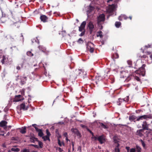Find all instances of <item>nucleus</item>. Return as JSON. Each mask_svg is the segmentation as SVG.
Segmentation results:
<instances>
[{
  "instance_id": "nucleus-20",
  "label": "nucleus",
  "mask_w": 152,
  "mask_h": 152,
  "mask_svg": "<svg viewBox=\"0 0 152 152\" xmlns=\"http://www.w3.org/2000/svg\"><path fill=\"white\" fill-rule=\"evenodd\" d=\"M11 151L14 152H19L20 151V149L18 148H16L15 146L11 148Z\"/></svg>"
},
{
  "instance_id": "nucleus-43",
  "label": "nucleus",
  "mask_w": 152,
  "mask_h": 152,
  "mask_svg": "<svg viewBox=\"0 0 152 152\" xmlns=\"http://www.w3.org/2000/svg\"><path fill=\"white\" fill-rule=\"evenodd\" d=\"M100 124L102 128L104 129H106L107 128L106 126L104 125L103 123H101Z\"/></svg>"
},
{
  "instance_id": "nucleus-25",
  "label": "nucleus",
  "mask_w": 152,
  "mask_h": 152,
  "mask_svg": "<svg viewBox=\"0 0 152 152\" xmlns=\"http://www.w3.org/2000/svg\"><path fill=\"white\" fill-rule=\"evenodd\" d=\"M38 48H39V49L40 50H41L42 52L44 50H45V49H46V48L45 47L42 45H39L38 46Z\"/></svg>"
},
{
  "instance_id": "nucleus-57",
  "label": "nucleus",
  "mask_w": 152,
  "mask_h": 152,
  "mask_svg": "<svg viewBox=\"0 0 152 152\" xmlns=\"http://www.w3.org/2000/svg\"><path fill=\"white\" fill-rule=\"evenodd\" d=\"M75 134L77 136H80V137L81 136V134H80V133L79 132V131L77 132Z\"/></svg>"
},
{
  "instance_id": "nucleus-33",
  "label": "nucleus",
  "mask_w": 152,
  "mask_h": 152,
  "mask_svg": "<svg viewBox=\"0 0 152 152\" xmlns=\"http://www.w3.org/2000/svg\"><path fill=\"white\" fill-rule=\"evenodd\" d=\"M77 42L79 44H81L83 43V40L81 38H79L77 41Z\"/></svg>"
},
{
  "instance_id": "nucleus-37",
  "label": "nucleus",
  "mask_w": 152,
  "mask_h": 152,
  "mask_svg": "<svg viewBox=\"0 0 152 152\" xmlns=\"http://www.w3.org/2000/svg\"><path fill=\"white\" fill-rule=\"evenodd\" d=\"M131 76H128L127 77V78L125 80V81L126 82H129L131 79Z\"/></svg>"
},
{
  "instance_id": "nucleus-41",
  "label": "nucleus",
  "mask_w": 152,
  "mask_h": 152,
  "mask_svg": "<svg viewBox=\"0 0 152 152\" xmlns=\"http://www.w3.org/2000/svg\"><path fill=\"white\" fill-rule=\"evenodd\" d=\"M46 133L47 134V136H48L49 137H50V132H49L48 129H47L46 130Z\"/></svg>"
},
{
  "instance_id": "nucleus-53",
  "label": "nucleus",
  "mask_w": 152,
  "mask_h": 152,
  "mask_svg": "<svg viewBox=\"0 0 152 152\" xmlns=\"http://www.w3.org/2000/svg\"><path fill=\"white\" fill-rule=\"evenodd\" d=\"M118 19L120 20V21H121L123 20V18H122V15H121L120 16H119L118 17Z\"/></svg>"
},
{
  "instance_id": "nucleus-21",
  "label": "nucleus",
  "mask_w": 152,
  "mask_h": 152,
  "mask_svg": "<svg viewBox=\"0 0 152 152\" xmlns=\"http://www.w3.org/2000/svg\"><path fill=\"white\" fill-rule=\"evenodd\" d=\"M102 32L101 31H99L97 32L96 36L97 37H99L100 38H102L103 36L102 34Z\"/></svg>"
},
{
  "instance_id": "nucleus-56",
  "label": "nucleus",
  "mask_w": 152,
  "mask_h": 152,
  "mask_svg": "<svg viewBox=\"0 0 152 152\" xmlns=\"http://www.w3.org/2000/svg\"><path fill=\"white\" fill-rule=\"evenodd\" d=\"M135 79L137 80L138 81H140V78L137 76H135Z\"/></svg>"
},
{
  "instance_id": "nucleus-18",
  "label": "nucleus",
  "mask_w": 152,
  "mask_h": 152,
  "mask_svg": "<svg viewBox=\"0 0 152 152\" xmlns=\"http://www.w3.org/2000/svg\"><path fill=\"white\" fill-rule=\"evenodd\" d=\"M7 122L5 121H2L0 122V126L3 127L6 126Z\"/></svg>"
},
{
  "instance_id": "nucleus-28",
  "label": "nucleus",
  "mask_w": 152,
  "mask_h": 152,
  "mask_svg": "<svg viewBox=\"0 0 152 152\" xmlns=\"http://www.w3.org/2000/svg\"><path fill=\"white\" fill-rule=\"evenodd\" d=\"M20 109L24 110L25 107V105L24 103H23L20 105Z\"/></svg>"
},
{
  "instance_id": "nucleus-14",
  "label": "nucleus",
  "mask_w": 152,
  "mask_h": 152,
  "mask_svg": "<svg viewBox=\"0 0 152 152\" xmlns=\"http://www.w3.org/2000/svg\"><path fill=\"white\" fill-rule=\"evenodd\" d=\"M40 19L41 21L45 23L47 22L48 18L45 15H41Z\"/></svg>"
},
{
  "instance_id": "nucleus-62",
  "label": "nucleus",
  "mask_w": 152,
  "mask_h": 152,
  "mask_svg": "<svg viewBox=\"0 0 152 152\" xmlns=\"http://www.w3.org/2000/svg\"><path fill=\"white\" fill-rule=\"evenodd\" d=\"M151 45H145V47H146V48H151Z\"/></svg>"
},
{
  "instance_id": "nucleus-58",
  "label": "nucleus",
  "mask_w": 152,
  "mask_h": 152,
  "mask_svg": "<svg viewBox=\"0 0 152 152\" xmlns=\"http://www.w3.org/2000/svg\"><path fill=\"white\" fill-rule=\"evenodd\" d=\"M31 146H34V147L37 148H38L39 146L37 145H33V144H31Z\"/></svg>"
},
{
  "instance_id": "nucleus-5",
  "label": "nucleus",
  "mask_w": 152,
  "mask_h": 152,
  "mask_svg": "<svg viewBox=\"0 0 152 152\" xmlns=\"http://www.w3.org/2000/svg\"><path fill=\"white\" fill-rule=\"evenodd\" d=\"M148 118H152V115L151 114H149L139 116L137 118L136 121H139L140 120H142L143 119H146Z\"/></svg>"
},
{
  "instance_id": "nucleus-13",
  "label": "nucleus",
  "mask_w": 152,
  "mask_h": 152,
  "mask_svg": "<svg viewBox=\"0 0 152 152\" xmlns=\"http://www.w3.org/2000/svg\"><path fill=\"white\" fill-rule=\"evenodd\" d=\"M5 38L7 39H9L11 41H13L15 37V36L11 34H8L4 36Z\"/></svg>"
},
{
  "instance_id": "nucleus-19",
  "label": "nucleus",
  "mask_w": 152,
  "mask_h": 152,
  "mask_svg": "<svg viewBox=\"0 0 152 152\" xmlns=\"http://www.w3.org/2000/svg\"><path fill=\"white\" fill-rule=\"evenodd\" d=\"M94 9V7L91 6H89L88 8V10H87V12L88 13H90Z\"/></svg>"
},
{
  "instance_id": "nucleus-63",
  "label": "nucleus",
  "mask_w": 152,
  "mask_h": 152,
  "mask_svg": "<svg viewBox=\"0 0 152 152\" xmlns=\"http://www.w3.org/2000/svg\"><path fill=\"white\" fill-rule=\"evenodd\" d=\"M126 148L127 150V152H129V149H130L129 147H126Z\"/></svg>"
},
{
  "instance_id": "nucleus-60",
  "label": "nucleus",
  "mask_w": 152,
  "mask_h": 152,
  "mask_svg": "<svg viewBox=\"0 0 152 152\" xmlns=\"http://www.w3.org/2000/svg\"><path fill=\"white\" fill-rule=\"evenodd\" d=\"M58 151L59 152H62L63 151V150L60 148H58Z\"/></svg>"
},
{
  "instance_id": "nucleus-15",
  "label": "nucleus",
  "mask_w": 152,
  "mask_h": 152,
  "mask_svg": "<svg viewBox=\"0 0 152 152\" xmlns=\"http://www.w3.org/2000/svg\"><path fill=\"white\" fill-rule=\"evenodd\" d=\"M119 57V56L118 54L116 53L112 54L111 55V58L114 61H115V59L118 58Z\"/></svg>"
},
{
  "instance_id": "nucleus-44",
  "label": "nucleus",
  "mask_w": 152,
  "mask_h": 152,
  "mask_svg": "<svg viewBox=\"0 0 152 152\" xmlns=\"http://www.w3.org/2000/svg\"><path fill=\"white\" fill-rule=\"evenodd\" d=\"M25 89H23L21 91V93L22 95H24V93H25Z\"/></svg>"
},
{
  "instance_id": "nucleus-47",
  "label": "nucleus",
  "mask_w": 152,
  "mask_h": 152,
  "mask_svg": "<svg viewBox=\"0 0 152 152\" xmlns=\"http://www.w3.org/2000/svg\"><path fill=\"white\" fill-rule=\"evenodd\" d=\"M140 141L142 146L143 147H145V143L142 140H141Z\"/></svg>"
},
{
  "instance_id": "nucleus-4",
  "label": "nucleus",
  "mask_w": 152,
  "mask_h": 152,
  "mask_svg": "<svg viewBox=\"0 0 152 152\" xmlns=\"http://www.w3.org/2000/svg\"><path fill=\"white\" fill-rule=\"evenodd\" d=\"M94 45L91 42H88L86 44L87 50L91 53H93L94 51Z\"/></svg>"
},
{
  "instance_id": "nucleus-3",
  "label": "nucleus",
  "mask_w": 152,
  "mask_h": 152,
  "mask_svg": "<svg viewBox=\"0 0 152 152\" xmlns=\"http://www.w3.org/2000/svg\"><path fill=\"white\" fill-rule=\"evenodd\" d=\"M145 64H143L142 66L139 69V70H136L135 71L136 73L144 76L145 75Z\"/></svg>"
},
{
  "instance_id": "nucleus-54",
  "label": "nucleus",
  "mask_w": 152,
  "mask_h": 152,
  "mask_svg": "<svg viewBox=\"0 0 152 152\" xmlns=\"http://www.w3.org/2000/svg\"><path fill=\"white\" fill-rule=\"evenodd\" d=\"M135 148H132L130 150V152H135Z\"/></svg>"
},
{
  "instance_id": "nucleus-29",
  "label": "nucleus",
  "mask_w": 152,
  "mask_h": 152,
  "mask_svg": "<svg viewBox=\"0 0 152 152\" xmlns=\"http://www.w3.org/2000/svg\"><path fill=\"white\" fill-rule=\"evenodd\" d=\"M26 128L24 127V128H23V129L21 130L20 132L22 134H25L26 132Z\"/></svg>"
},
{
  "instance_id": "nucleus-42",
  "label": "nucleus",
  "mask_w": 152,
  "mask_h": 152,
  "mask_svg": "<svg viewBox=\"0 0 152 152\" xmlns=\"http://www.w3.org/2000/svg\"><path fill=\"white\" fill-rule=\"evenodd\" d=\"M122 17L123 19L124 20H126L128 18L126 15H122Z\"/></svg>"
},
{
  "instance_id": "nucleus-52",
  "label": "nucleus",
  "mask_w": 152,
  "mask_h": 152,
  "mask_svg": "<svg viewBox=\"0 0 152 152\" xmlns=\"http://www.w3.org/2000/svg\"><path fill=\"white\" fill-rule=\"evenodd\" d=\"M103 24V23H100V25H98V26H99V27H100L99 28V29L100 30H102V29L103 28V26H102V24Z\"/></svg>"
},
{
  "instance_id": "nucleus-31",
  "label": "nucleus",
  "mask_w": 152,
  "mask_h": 152,
  "mask_svg": "<svg viewBox=\"0 0 152 152\" xmlns=\"http://www.w3.org/2000/svg\"><path fill=\"white\" fill-rule=\"evenodd\" d=\"M43 52L46 55H48L50 53V51L49 50H47L46 49H45V50H44Z\"/></svg>"
},
{
  "instance_id": "nucleus-50",
  "label": "nucleus",
  "mask_w": 152,
  "mask_h": 152,
  "mask_svg": "<svg viewBox=\"0 0 152 152\" xmlns=\"http://www.w3.org/2000/svg\"><path fill=\"white\" fill-rule=\"evenodd\" d=\"M147 57V55H143L142 56H140V57L141 59H142V58H145Z\"/></svg>"
},
{
  "instance_id": "nucleus-27",
  "label": "nucleus",
  "mask_w": 152,
  "mask_h": 152,
  "mask_svg": "<svg viewBox=\"0 0 152 152\" xmlns=\"http://www.w3.org/2000/svg\"><path fill=\"white\" fill-rule=\"evenodd\" d=\"M42 139H43L44 141H46L47 140H50L49 137L46 136L42 137Z\"/></svg>"
},
{
  "instance_id": "nucleus-35",
  "label": "nucleus",
  "mask_w": 152,
  "mask_h": 152,
  "mask_svg": "<svg viewBox=\"0 0 152 152\" xmlns=\"http://www.w3.org/2000/svg\"><path fill=\"white\" fill-rule=\"evenodd\" d=\"M141 148L138 146H136V151L137 152H140Z\"/></svg>"
},
{
  "instance_id": "nucleus-40",
  "label": "nucleus",
  "mask_w": 152,
  "mask_h": 152,
  "mask_svg": "<svg viewBox=\"0 0 152 152\" xmlns=\"http://www.w3.org/2000/svg\"><path fill=\"white\" fill-rule=\"evenodd\" d=\"M38 142L39 145L40 147V148H42V147L43 146V144L42 142L40 141H39L38 140Z\"/></svg>"
},
{
  "instance_id": "nucleus-7",
  "label": "nucleus",
  "mask_w": 152,
  "mask_h": 152,
  "mask_svg": "<svg viewBox=\"0 0 152 152\" xmlns=\"http://www.w3.org/2000/svg\"><path fill=\"white\" fill-rule=\"evenodd\" d=\"M116 5L115 4H113L112 5H109L108 7L107 10V12L109 13L113 12L115 11Z\"/></svg>"
},
{
  "instance_id": "nucleus-45",
  "label": "nucleus",
  "mask_w": 152,
  "mask_h": 152,
  "mask_svg": "<svg viewBox=\"0 0 152 152\" xmlns=\"http://www.w3.org/2000/svg\"><path fill=\"white\" fill-rule=\"evenodd\" d=\"M123 99L124 100V102H127L129 100V97L128 96L126 98Z\"/></svg>"
},
{
  "instance_id": "nucleus-22",
  "label": "nucleus",
  "mask_w": 152,
  "mask_h": 152,
  "mask_svg": "<svg viewBox=\"0 0 152 152\" xmlns=\"http://www.w3.org/2000/svg\"><path fill=\"white\" fill-rule=\"evenodd\" d=\"M38 140L36 138L32 137L30 138V141L32 142H34L35 141H37Z\"/></svg>"
},
{
  "instance_id": "nucleus-17",
  "label": "nucleus",
  "mask_w": 152,
  "mask_h": 152,
  "mask_svg": "<svg viewBox=\"0 0 152 152\" xmlns=\"http://www.w3.org/2000/svg\"><path fill=\"white\" fill-rule=\"evenodd\" d=\"M137 118L136 116L134 115H130L129 116V119L131 121H134L135 122L136 121Z\"/></svg>"
},
{
  "instance_id": "nucleus-32",
  "label": "nucleus",
  "mask_w": 152,
  "mask_h": 152,
  "mask_svg": "<svg viewBox=\"0 0 152 152\" xmlns=\"http://www.w3.org/2000/svg\"><path fill=\"white\" fill-rule=\"evenodd\" d=\"M22 79V77L21 76H20L19 75H18L17 76H16L15 77V80L16 81H18V80H21Z\"/></svg>"
},
{
  "instance_id": "nucleus-12",
  "label": "nucleus",
  "mask_w": 152,
  "mask_h": 152,
  "mask_svg": "<svg viewBox=\"0 0 152 152\" xmlns=\"http://www.w3.org/2000/svg\"><path fill=\"white\" fill-rule=\"evenodd\" d=\"M98 140L101 144H102L105 141V138L104 135L99 136L98 137Z\"/></svg>"
},
{
  "instance_id": "nucleus-51",
  "label": "nucleus",
  "mask_w": 152,
  "mask_h": 152,
  "mask_svg": "<svg viewBox=\"0 0 152 152\" xmlns=\"http://www.w3.org/2000/svg\"><path fill=\"white\" fill-rule=\"evenodd\" d=\"M120 151V150L119 148H115V152H119Z\"/></svg>"
},
{
  "instance_id": "nucleus-36",
  "label": "nucleus",
  "mask_w": 152,
  "mask_h": 152,
  "mask_svg": "<svg viewBox=\"0 0 152 152\" xmlns=\"http://www.w3.org/2000/svg\"><path fill=\"white\" fill-rule=\"evenodd\" d=\"M113 140L115 143H117V142H118V140L117 137H116L114 136L113 137Z\"/></svg>"
},
{
  "instance_id": "nucleus-9",
  "label": "nucleus",
  "mask_w": 152,
  "mask_h": 152,
  "mask_svg": "<svg viewBox=\"0 0 152 152\" xmlns=\"http://www.w3.org/2000/svg\"><path fill=\"white\" fill-rule=\"evenodd\" d=\"M36 126H37V124H33L32 125V126L35 128L37 132H38V135L40 137H42L44 135V134L42 131V130L39 129Z\"/></svg>"
},
{
  "instance_id": "nucleus-39",
  "label": "nucleus",
  "mask_w": 152,
  "mask_h": 152,
  "mask_svg": "<svg viewBox=\"0 0 152 152\" xmlns=\"http://www.w3.org/2000/svg\"><path fill=\"white\" fill-rule=\"evenodd\" d=\"M96 80H98V81L101 80H102V77L101 76H98V77H96Z\"/></svg>"
},
{
  "instance_id": "nucleus-26",
  "label": "nucleus",
  "mask_w": 152,
  "mask_h": 152,
  "mask_svg": "<svg viewBox=\"0 0 152 152\" xmlns=\"http://www.w3.org/2000/svg\"><path fill=\"white\" fill-rule=\"evenodd\" d=\"M142 131V129H139L138 130H137V132H136V134L139 135V136H141V135H142V133H141V132Z\"/></svg>"
},
{
  "instance_id": "nucleus-48",
  "label": "nucleus",
  "mask_w": 152,
  "mask_h": 152,
  "mask_svg": "<svg viewBox=\"0 0 152 152\" xmlns=\"http://www.w3.org/2000/svg\"><path fill=\"white\" fill-rule=\"evenodd\" d=\"M58 143L60 146H61L62 144H63V142H61L59 139H58Z\"/></svg>"
},
{
  "instance_id": "nucleus-38",
  "label": "nucleus",
  "mask_w": 152,
  "mask_h": 152,
  "mask_svg": "<svg viewBox=\"0 0 152 152\" xmlns=\"http://www.w3.org/2000/svg\"><path fill=\"white\" fill-rule=\"evenodd\" d=\"M72 132L74 133L75 134L78 131V130L76 129H72Z\"/></svg>"
},
{
  "instance_id": "nucleus-30",
  "label": "nucleus",
  "mask_w": 152,
  "mask_h": 152,
  "mask_svg": "<svg viewBox=\"0 0 152 152\" xmlns=\"http://www.w3.org/2000/svg\"><path fill=\"white\" fill-rule=\"evenodd\" d=\"M27 55L28 56H30V57H31V56H33L34 55L33 54L31 53V52L30 51H28L27 52Z\"/></svg>"
},
{
  "instance_id": "nucleus-59",
  "label": "nucleus",
  "mask_w": 152,
  "mask_h": 152,
  "mask_svg": "<svg viewBox=\"0 0 152 152\" xmlns=\"http://www.w3.org/2000/svg\"><path fill=\"white\" fill-rule=\"evenodd\" d=\"M77 150L78 151H80L81 152V146H79L77 148Z\"/></svg>"
},
{
  "instance_id": "nucleus-11",
  "label": "nucleus",
  "mask_w": 152,
  "mask_h": 152,
  "mask_svg": "<svg viewBox=\"0 0 152 152\" xmlns=\"http://www.w3.org/2000/svg\"><path fill=\"white\" fill-rule=\"evenodd\" d=\"M86 24V21H83L81 23L80 26L79 27V31H85V28Z\"/></svg>"
},
{
  "instance_id": "nucleus-34",
  "label": "nucleus",
  "mask_w": 152,
  "mask_h": 152,
  "mask_svg": "<svg viewBox=\"0 0 152 152\" xmlns=\"http://www.w3.org/2000/svg\"><path fill=\"white\" fill-rule=\"evenodd\" d=\"M127 63L129 65V67H132V61L130 60H128L127 61Z\"/></svg>"
},
{
  "instance_id": "nucleus-1",
  "label": "nucleus",
  "mask_w": 152,
  "mask_h": 152,
  "mask_svg": "<svg viewBox=\"0 0 152 152\" xmlns=\"http://www.w3.org/2000/svg\"><path fill=\"white\" fill-rule=\"evenodd\" d=\"M1 11L2 17L0 18V23H4L6 21V18L5 17L10 15H12V12L10 10H2L1 8Z\"/></svg>"
},
{
  "instance_id": "nucleus-2",
  "label": "nucleus",
  "mask_w": 152,
  "mask_h": 152,
  "mask_svg": "<svg viewBox=\"0 0 152 152\" xmlns=\"http://www.w3.org/2000/svg\"><path fill=\"white\" fill-rule=\"evenodd\" d=\"M84 72L83 70L81 69H78L76 70L75 71L71 72L70 75L71 77L74 78L76 77L77 75H82Z\"/></svg>"
},
{
  "instance_id": "nucleus-55",
  "label": "nucleus",
  "mask_w": 152,
  "mask_h": 152,
  "mask_svg": "<svg viewBox=\"0 0 152 152\" xmlns=\"http://www.w3.org/2000/svg\"><path fill=\"white\" fill-rule=\"evenodd\" d=\"M22 152H30L28 149H24L23 150Z\"/></svg>"
},
{
  "instance_id": "nucleus-8",
  "label": "nucleus",
  "mask_w": 152,
  "mask_h": 152,
  "mask_svg": "<svg viewBox=\"0 0 152 152\" xmlns=\"http://www.w3.org/2000/svg\"><path fill=\"white\" fill-rule=\"evenodd\" d=\"M87 26L89 29L90 34H91L94 28L93 22L91 21H90L87 25Z\"/></svg>"
},
{
  "instance_id": "nucleus-49",
  "label": "nucleus",
  "mask_w": 152,
  "mask_h": 152,
  "mask_svg": "<svg viewBox=\"0 0 152 152\" xmlns=\"http://www.w3.org/2000/svg\"><path fill=\"white\" fill-rule=\"evenodd\" d=\"M20 81V84L21 85H22L25 84L26 83V82L22 80V79Z\"/></svg>"
},
{
  "instance_id": "nucleus-23",
  "label": "nucleus",
  "mask_w": 152,
  "mask_h": 152,
  "mask_svg": "<svg viewBox=\"0 0 152 152\" xmlns=\"http://www.w3.org/2000/svg\"><path fill=\"white\" fill-rule=\"evenodd\" d=\"M124 100L122 99H121L119 98L118 99V101L117 102V104L118 105H121V103L122 102H124Z\"/></svg>"
},
{
  "instance_id": "nucleus-24",
  "label": "nucleus",
  "mask_w": 152,
  "mask_h": 152,
  "mask_svg": "<svg viewBox=\"0 0 152 152\" xmlns=\"http://www.w3.org/2000/svg\"><path fill=\"white\" fill-rule=\"evenodd\" d=\"M121 25V23L120 22L116 21L115 22V26L117 28H119Z\"/></svg>"
},
{
  "instance_id": "nucleus-64",
  "label": "nucleus",
  "mask_w": 152,
  "mask_h": 152,
  "mask_svg": "<svg viewBox=\"0 0 152 152\" xmlns=\"http://www.w3.org/2000/svg\"><path fill=\"white\" fill-rule=\"evenodd\" d=\"M80 126L82 128H86V126H85L84 125H83V124H81Z\"/></svg>"
},
{
  "instance_id": "nucleus-16",
  "label": "nucleus",
  "mask_w": 152,
  "mask_h": 152,
  "mask_svg": "<svg viewBox=\"0 0 152 152\" xmlns=\"http://www.w3.org/2000/svg\"><path fill=\"white\" fill-rule=\"evenodd\" d=\"M148 125L147 124V122L145 121H144L142 124V127L144 130H148Z\"/></svg>"
},
{
  "instance_id": "nucleus-6",
  "label": "nucleus",
  "mask_w": 152,
  "mask_h": 152,
  "mask_svg": "<svg viewBox=\"0 0 152 152\" xmlns=\"http://www.w3.org/2000/svg\"><path fill=\"white\" fill-rule=\"evenodd\" d=\"M105 20V16L104 14H100L97 18V23L99 25L102 22H104Z\"/></svg>"
},
{
  "instance_id": "nucleus-61",
  "label": "nucleus",
  "mask_w": 152,
  "mask_h": 152,
  "mask_svg": "<svg viewBox=\"0 0 152 152\" xmlns=\"http://www.w3.org/2000/svg\"><path fill=\"white\" fill-rule=\"evenodd\" d=\"M64 136L65 137H68V134H67V133L66 132H65L64 133Z\"/></svg>"
},
{
  "instance_id": "nucleus-10",
  "label": "nucleus",
  "mask_w": 152,
  "mask_h": 152,
  "mask_svg": "<svg viewBox=\"0 0 152 152\" xmlns=\"http://www.w3.org/2000/svg\"><path fill=\"white\" fill-rule=\"evenodd\" d=\"M23 99L24 98L23 96L20 95H19L15 96L13 100V101L15 102H19L21 100H23Z\"/></svg>"
},
{
  "instance_id": "nucleus-46",
  "label": "nucleus",
  "mask_w": 152,
  "mask_h": 152,
  "mask_svg": "<svg viewBox=\"0 0 152 152\" xmlns=\"http://www.w3.org/2000/svg\"><path fill=\"white\" fill-rule=\"evenodd\" d=\"M82 32L79 35L81 37V36H83L85 34V31H84Z\"/></svg>"
}]
</instances>
